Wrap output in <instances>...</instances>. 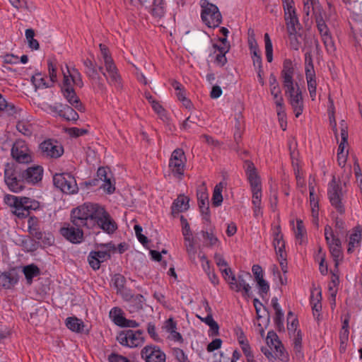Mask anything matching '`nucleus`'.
I'll return each instance as SVG.
<instances>
[{
    "label": "nucleus",
    "instance_id": "cd10ccee",
    "mask_svg": "<svg viewBox=\"0 0 362 362\" xmlns=\"http://www.w3.org/2000/svg\"><path fill=\"white\" fill-rule=\"evenodd\" d=\"M325 238L328 247L330 246H339L341 245V242L338 237L334 234L332 228L327 225L325 227Z\"/></svg>",
    "mask_w": 362,
    "mask_h": 362
},
{
    "label": "nucleus",
    "instance_id": "ea45409f",
    "mask_svg": "<svg viewBox=\"0 0 362 362\" xmlns=\"http://www.w3.org/2000/svg\"><path fill=\"white\" fill-rule=\"evenodd\" d=\"M151 13L153 16L161 18L165 13L163 0H153Z\"/></svg>",
    "mask_w": 362,
    "mask_h": 362
},
{
    "label": "nucleus",
    "instance_id": "58836bf2",
    "mask_svg": "<svg viewBox=\"0 0 362 362\" xmlns=\"http://www.w3.org/2000/svg\"><path fill=\"white\" fill-rule=\"evenodd\" d=\"M329 250L334 262L335 269L338 270L339 261L342 259L343 257L341 251V245L339 246H330V247H329Z\"/></svg>",
    "mask_w": 362,
    "mask_h": 362
},
{
    "label": "nucleus",
    "instance_id": "0e129e2a",
    "mask_svg": "<svg viewBox=\"0 0 362 362\" xmlns=\"http://www.w3.org/2000/svg\"><path fill=\"white\" fill-rule=\"evenodd\" d=\"M257 281L258 288H259V295L264 298V294H267V293L269 291V285L267 281H265L263 279H259Z\"/></svg>",
    "mask_w": 362,
    "mask_h": 362
},
{
    "label": "nucleus",
    "instance_id": "603ef678",
    "mask_svg": "<svg viewBox=\"0 0 362 362\" xmlns=\"http://www.w3.org/2000/svg\"><path fill=\"white\" fill-rule=\"evenodd\" d=\"M197 197L198 201V205H202V203H209V194L207 190L204 186H201L199 187L197 192Z\"/></svg>",
    "mask_w": 362,
    "mask_h": 362
},
{
    "label": "nucleus",
    "instance_id": "5fc2aeb1",
    "mask_svg": "<svg viewBox=\"0 0 362 362\" xmlns=\"http://www.w3.org/2000/svg\"><path fill=\"white\" fill-rule=\"evenodd\" d=\"M321 300H322V296L321 292H317L316 295V302H314L313 303L312 310H313V314L315 317H318L320 316V313L322 309V304H321Z\"/></svg>",
    "mask_w": 362,
    "mask_h": 362
},
{
    "label": "nucleus",
    "instance_id": "dca6fc26",
    "mask_svg": "<svg viewBox=\"0 0 362 362\" xmlns=\"http://www.w3.org/2000/svg\"><path fill=\"white\" fill-rule=\"evenodd\" d=\"M17 216H27L30 210H35L39 206V202L25 197H20Z\"/></svg>",
    "mask_w": 362,
    "mask_h": 362
},
{
    "label": "nucleus",
    "instance_id": "6e6d98bb",
    "mask_svg": "<svg viewBox=\"0 0 362 362\" xmlns=\"http://www.w3.org/2000/svg\"><path fill=\"white\" fill-rule=\"evenodd\" d=\"M252 191V206H262V188L253 189Z\"/></svg>",
    "mask_w": 362,
    "mask_h": 362
},
{
    "label": "nucleus",
    "instance_id": "3c124183",
    "mask_svg": "<svg viewBox=\"0 0 362 362\" xmlns=\"http://www.w3.org/2000/svg\"><path fill=\"white\" fill-rule=\"evenodd\" d=\"M314 72L315 71L314 69L312 52L310 50H308L305 53V74Z\"/></svg>",
    "mask_w": 362,
    "mask_h": 362
},
{
    "label": "nucleus",
    "instance_id": "37998d69",
    "mask_svg": "<svg viewBox=\"0 0 362 362\" xmlns=\"http://www.w3.org/2000/svg\"><path fill=\"white\" fill-rule=\"evenodd\" d=\"M112 281L114 287L117 289V293H121L126 284L125 277L120 274H116L113 276Z\"/></svg>",
    "mask_w": 362,
    "mask_h": 362
},
{
    "label": "nucleus",
    "instance_id": "4be33fe9",
    "mask_svg": "<svg viewBox=\"0 0 362 362\" xmlns=\"http://www.w3.org/2000/svg\"><path fill=\"white\" fill-rule=\"evenodd\" d=\"M63 96L66 98L67 102L72 105L75 109L80 112L85 111V107L80 101L79 98L77 96L74 88L73 89H65L62 90Z\"/></svg>",
    "mask_w": 362,
    "mask_h": 362
},
{
    "label": "nucleus",
    "instance_id": "de8ad7c7",
    "mask_svg": "<svg viewBox=\"0 0 362 362\" xmlns=\"http://www.w3.org/2000/svg\"><path fill=\"white\" fill-rule=\"evenodd\" d=\"M47 65H48V73H49L50 82H51L52 85L53 86V84L57 81V62L54 60L48 59Z\"/></svg>",
    "mask_w": 362,
    "mask_h": 362
},
{
    "label": "nucleus",
    "instance_id": "2eb2a0df",
    "mask_svg": "<svg viewBox=\"0 0 362 362\" xmlns=\"http://www.w3.org/2000/svg\"><path fill=\"white\" fill-rule=\"evenodd\" d=\"M243 168L245 169L247 180L250 183V189L262 188L260 177L257 172V169L254 163L249 160H246L244 161Z\"/></svg>",
    "mask_w": 362,
    "mask_h": 362
},
{
    "label": "nucleus",
    "instance_id": "f8f14e48",
    "mask_svg": "<svg viewBox=\"0 0 362 362\" xmlns=\"http://www.w3.org/2000/svg\"><path fill=\"white\" fill-rule=\"evenodd\" d=\"M104 66L107 73L109 85L113 86L117 90H122L123 88L122 78L113 59L105 62Z\"/></svg>",
    "mask_w": 362,
    "mask_h": 362
},
{
    "label": "nucleus",
    "instance_id": "a18cd8bd",
    "mask_svg": "<svg viewBox=\"0 0 362 362\" xmlns=\"http://www.w3.org/2000/svg\"><path fill=\"white\" fill-rule=\"evenodd\" d=\"M42 229L41 223L36 216H30L28 220V231L30 235Z\"/></svg>",
    "mask_w": 362,
    "mask_h": 362
},
{
    "label": "nucleus",
    "instance_id": "412c9836",
    "mask_svg": "<svg viewBox=\"0 0 362 362\" xmlns=\"http://www.w3.org/2000/svg\"><path fill=\"white\" fill-rule=\"evenodd\" d=\"M97 177L98 180L103 181L104 183L101 187L107 193L111 194L115 191V185L111 182V177L108 175V168L101 167L98 169Z\"/></svg>",
    "mask_w": 362,
    "mask_h": 362
},
{
    "label": "nucleus",
    "instance_id": "393cba45",
    "mask_svg": "<svg viewBox=\"0 0 362 362\" xmlns=\"http://www.w3.org/2000/svg\"><path fill=\"white\" fill-rule=\"evenodd\" d=\"M126 301L128 303V310L130 313H135L143 308L144 297L141 294L130 296L129 298H126Z\"/></svg>",
    "mask_w": 362,
    "mask_h": 362
},
{
    "label": "nucleus",
    "instance_id": "c85d7f7f",
    "mask_svg": "<svg viewBox=\"0 0 362 362\" xmlns=\"http://www.w3.org/2000/svg\"><path fill=\"white\" fill-rule=\"evenodd\" d=\"M189 208L188 200L187 197H178L173 203L171 206L173 214H178L187 210Z\"/></svg>",
    "mask_w": 362,
    "mask_h": 362
},
{
    "label": "nucleus",
    "instance_id": "20e7f679",
    "mask_svg": "<svg viewBox=\"0 0 362 362\" xmlns=\"http://www.w3.org/2000/svg\"><path fill=\"white\" fill-rule=\"evenodd\" d=\"M327 195L331 205L340 215L345 213V206L343 203L344 192L340 182H337L335 177L328 185Z\"/></svg>",
    "mask_w": 362,
    "mask_h": 362
},
{
    "label": "nucleus",
    "instance_id": "a878e982",
    "mask_svg": "<svg viewBox=\"0 0 362 362\" xmlns=\"http://www.w3.org/2000/svg\"><path fill=\"white\" fill-rule=\"evenodd\" d=\"M83 64L85 67L84 73L90 81H93L100 78L95 62L90 59H86L83 61Z\"/></svg>",
    "mask_w": 362,
    "mask_h": 362
},
{
    "label": "nucleus",
    "instance_id": "13d9d810",
    "mask_svg": "<svg viewBox=\"0 0 362 362\" xmlns=\"http://www.w3.org/2000/svg\"><path fill=\"white\" fill-rule=\"evenodd\" d=\"M180 221L182 225V234L184 235L185 240H190V239L192 238V233L189 225L187 219H185L183 216H181Z\"/></svg>",
    "mask_w": 362,
    "mask_h": 362
},
{
    "label": "nucleus",
    "instance_id": "c03bdc74",
    "mask_svg": "<svg viewBox=\"0 0 362 362\" xmlns=\"http://www.w3.org/2000/svg\"><path fill=\"white\" fill-rule=\"evenodd\" d=\"M265 43V55L268 62H272L273 60V45L270 37L268 33L264 35Z\"/></svg>",
    "mask_w": 362,
    "mask_h": 362
},
{
    "label": "nucleus",
    "instance_id": "f03ea898",
    "mask_svg": "<svg viewBox=\"0 0 362 362\" xmlns=\"http://www.w3.org/2000/svg\"><path fill=\"white\" fill-rule=\"evenodd\" d=\"M294 67L293 62L289 59H286L283 62V67L281 71V78L284 88L285 95H288L297 92V89H300L294 78Z\"/></svg>",
    "mask_w": 362,
    "mask_h": 362
},
{
    "label": "nucleus",
    "instance_id": "e2e57ef3",
    "mask_svg": "<svg viewBox=\"0 0 362 362\" xmlns=\"http://www.w3.org/2000/svg\"><path fill=\"white\" fill-rule=\"evenodd\" d=\"M173 356L178 362H189L187 356L184 351L180 348H175L173 350Z\"/></svg>",
    "mask_w": 362,
    "mask_h": 362
},
{
    "label": "nucleus",
    "instance_id": "72a5a7b5",
    "mask_svg": "<svg viewBox=\"0 0 362 362\" xmlns=\"http://www.w3.org/2000/svg\"><path fill=\"white\" fill-rule=\"evenodd\" d=\"M109 316L113 322L119 327L122 325L125 318L123 316L122 310L118 307H114L112 308L110 311Z\"/></svg>",
    "mask_w": 362,
    "mask_h": 362
},
{
    "label": "nucleus",
    "instance_id": "4d7b16f0",
    "mask_svg": "<svg viewBox=\"0 0 362 362\" xmlns=\"http://www.w3.org/2000/svg\"><path fill=\"white\" fill-rule=\"evenodd\" d=\"M271 95L273 96V100L275 105H281V101H284V98L281 94V90L280 87L275 86L270 88Z\"/></svg>",
    "mask_w": 362,
    "mask_h": 362
},
{
    "label": "nucleus",
    "instance_id": "bb28decb",
    "mask_svg": "<svg viewBox=\"0 0 362 362\" xmlns=\"http://www.w3.org/2000/svg\"><path fill=\"white\" fill-rule=\"evenodd\" d=\"M66 326L72 332L82 333L85 325L81 320L76 317H69L66 319Z\"/></svg>",
    "mask_w": 362,
    "mask_h": 362
},
{
    "label": "nucleus",
    "instance_id": "473e14b6",
    "mask_svg": "<svg viewBox=\"0 0 362 362\" xmlns=\"http://www.w3.org/2000/svg\"><path fill=\"white\" fill-rule=\"evenodd\" d=\"M287 32H294L299 30L301 28L297 14L291 16L284 17Z\"/></svg>",
    "mask_w": 362,
    "mask_h": 362
},
{
    "label": "nucleus",
    "instance_id": "79ce46f5",
    "mask_svg": "<svg viewBox=\"0 0 362 362\" xmlns=\"http://www.w3.org/2000/svg\"><path fill=\"white\" fill-rule=\"evenodd\" d=\"M21 245L24 251L33 252L39 248L40 242H37L34 239H24L21 242Z\"/></svg>",
    "mask_w": 362,
    "mask_h": 362
},
{
    "label": "nucleus",
    "instance_id": "39448f33",
    "mask_svg": "<svg viewBox=\"0 0 362 362\" xmlns=\"http://www.w3.org/2000/svg\"><path fill=\"white\" fill-rule=\"evenodd\" d=\"M4 181L8 186V189L18 193L25 188V181L21 177V168L7 165L4 170Z\"/></svg>",
    "mask_w": 362,
    "mask_h": 362
},
{
    "label": "nucleus",
    "instance_id": "69168bd1",
    "mask_svg": "<svg viewBox=\"0 0 362 362\" xmlns=\"http://www.w3.org/2000/svg\"><path fill=\"white\" fill-rule=\"evenodd\" d=\"M147 332L155 341H160L161 339L158 335V334L156 332V327L154 323L153 322H148L147 325Z\"/></svg>",
    "mask_w": 362,
    "mask_h": 362
},
{
    "label": "nucleus",
    "instance_id": "0eeeda50",
    "mask_svg": "<svg viewBox=\"0 0 362 362\" xmlns=\"http://www.w3.org/2000/svg\"><path fill=\"white\" fill-rule=\"evenodd\" d=\"M118 342L129 348L141 346L144 343V331L141 329H126L120 332L117 337Z\"/></svg>",
    "mask_w": 362,
    "mask_h": 362
},
{
    "label": "nucleus",
    "instance_id": "e433bc0d",
    "mask_svg": "<svg viewBox=\"0 0 362 362\" xmlns=\"http://www.w3.org/2000/svg\"><path fill=\"white\" fill-rule=\"evenodd\" d=\"M67 74L71 77L73 83L77 87L82 88L83 86V82L82 80L81 74L76 68H72L71 70L66 65Z\"/></svg>",
    "mask_w": 362,
    "mask_h": 362
},
{
    "label": "nucleus",
    "instance_id": "aec40b11",
    "mask_svg": "<svg viewBox=\"0 0 362 362\" xmlns=\"http://www.w3.org/2000/svg\"><path fill=\"white\" fill-rule=\"evenodd\" d=\"M362 239V226L358 225L352 229L349 238L347 252L352 253L355 248L361 245Z\"/></svg>",
    "mask_w": 362,
    "mask_h": 362
},
{
    "label": "nucleus",
    "instance_id": "4c0bfd02",
    "mask_svg": "<svg viewBox=\"0 0 362 362\" xmlns=\"http://www.w3.org/2000/svg\"><path fill=\"white\" fill-rule=\"evenodd\" d=\"M223 186L222 182L217 184L214 187L212 196V204L216 207L219 206L223 202Z\"/></svg>",
    "mask_w": 362,
    "mask_h": 362
},
{
    "label": "nucleus",
    "instance_id": "09e8293b",
    "mask_svg": "<svg viewBox=\"0 0 362 362\" xmlns=\"http://www.w3.org/2000/svg\"><path fill=\"white\" fill-rule=\"evenodd\" d=\"M273 236V245L274 248L285 245V242L283 239V234L281 233V228L279 226H276V228L274 230Z\"/></svg>",
    "mask_w": 362,
    "mask_h": 362
},
{
    "label": "nucleus",
    "instance_id": "f3484780",
    "mask_svg": "<svg viewBox=\"0 0 362 362\" xmlns=\"http://www.w3.org/2000/svg\"><path fill=\"white\" fill-rule=\"evenodd\" d=\"M267 344L272 345L276 351V355L281 361H285L288 356L284 351V347L281 344V341L279 339L277 334L273 332L269 331L267 334Z\"/></svg>",
    "mask_w": 362,
    "mask_h": 362
},
{
    "label": "nucleus",
    "instance_id": "ddd939ff",
    "mask_svg": "<svg viewBox=\"0 0 362 362\" xmlns=\"http://www.w3.org/2000/svg\"><path fill=\"white\" fill-rule=\"evenodd\" d=\"M141 358L145 362H165L166 355L156 345H146L141 351Z\"/></svg>",
    "mask_w": 362,
    "mask_h": 362
},
{
    "label": "nucleus",
    "instance_id": "bf43d9fd",
    "mask_svg": "<svg viewBox=\"0 0 362 362\" xmlns=\"http://www.w3.org/2000/svg\"><path fill=\"white\" fill-rule=\"evenodd\" d=\"M172 86L176 90V95L179 100L182 101L186 98L184 87L180 83L175 81L173 82Z\"/></svg>",
    "mask_w": 362,
    "mask_h": 362
},
{
    "label": "nucleus",
    "instance_id": "7c9ffc66",
    "mask_svg": "<svg viewBox=\"0 0 362 362\" xmlns=\"http://www.w3.org/2000/svg\"><path fill=\"white\" fill-rule=\"evenodd\" d=\"M305 78L308 83V89L310 93V96L313 100H315L316 97V88H317V81H316V74L314 73H306Z\"/></svg>",
    "mask_w": 362,
    "mask_h": 362
},
{
    "label": "nucleus",
    "instance_id": "b1692460",
    "mask_svg": "<svg viewBox=\"0 0 362 362\" xmlns=\"http://www.w3.org/2000/svg\"><path fill=\"white\" fill-rule=\"evenodd\" d=\"M21 111V110L13 103L7 102L0 93V112L6 113L8 116L16 117Z\"/></svg>",
    "mask_w": 362,
    "mask_h": 362
},
{
    "label": "nucleus",
    "instance_id": "052dcab7",
    "mask_svg": "<svg viewBox=\"0 0 362 362\" xmlns=\"http://www.w3.org/2000/svg\"><path fill=\"white\" fill-rule=\"evenodd\" d=\"M88 262L93 270L96 271L100 269L101 262L98 257L93 254V251H91L88 256Z\"/></svg>",
    "mask_w": 362,
    "mask_h": 362
},
{
    "label": "nucleus",
    "instance_id": "774afa93",
    "mask_svg": "<svg viewBox=\"0 0 362 362\" xmlns=\"http://www.w3.org/2000/svg\"><path fill=\"white\" fill-rule=\"evenodd\" d=\"M108 361L109 362H130L127 358L114 353L108 356Z\"/></svg>",
    "mask_w": 362,
    "mask_h": 362
},
{
    "label": "nucleus",
    "instance_id": "f704fd0d",
    "mask_svg": "<svg viewBox=\"0 0 362 362\" xmlns=\"http://www.w3.org/2000/svg\"><path fill=\"white\" fill-rule=\"evenodd\" d=\"M201 233L207 247H213L219 243V240L214 234L213 229L210 228L209 230H203Z\"/></svg>",
    "mask_w": 362,
    "mask_h": 362
},
{
    "label": "nucleus",
    "instance_id": "1a4fd4ad",
    "mask_svg": "<svg viewBox=\"0 0 362 362\" xmlns=\"http://www.w3.org/2000/svg\"><path fill=\"white\" fill-rule=\"evenodd\" d=\"M11 154L18 163L28 164L33 160L31 151L26 142L22 139H18L13 143Z\"/></svg>",
    "mask_w": 362,
    "mask_h": 362
},
{
    "label": "nucleus",
    "instance_id": "f257e3e1",
    "mask_svg": "<svg viewBox=\"0 0 362 362\" xmlns=\"http://www.w3.org/2000/svg\"><path fill=\"white\" fill-rule=\"evenodd\" d=\"M71 222L60 229V234L73 244H79L84 240L81 228L88 229L98 228L108 234H112L117 225L104 206L94 203H85L72 209Z\"/></svg>",
    "mask_w": 362,
    "mask_h": 362
},
{
    "label": "nucleus",
    "instance_id": "a19ab883",
    "mask_svg": "<svg viewBox=\"0 0 362 362\" xmlns=\"http://www.w3.org/2000/svg\"><path fill=\"white\" fill-rule=\"evenodd\" d=\"M287 33L290 47L294 50H298L300 45V42L298 38L301 37V35L298 33V30L294 32H287Z\"/></svg>",
    "mask_w": 362,
    "mask_h": 362
},
{
    "label": "nucleus",
    "instance_id": "c756f323",
    "mask_svg": "<svg viewBox=\"0 0 362 362\" xmlns=\"http://www.w3.org/2000/svg\"><path fill=\"white\" fill-rule=\"evenodd\" d=\"M17 279L12 272H4L0 274V286L10 288L17 283Z\"/></svg>",
    "mask_w": 362,
    "mask_h": 362
},
{
    "label": "nucleus",
    "instance_id": "5701e85b",
    "mask_svg": "<svg viewBox=\"0 0 362 362\" xmlns=\"http://www.w3.org/2000/svg\"><path fill=\"white\" fill-rule=\"evenodd\" d=\"M30 235L36 239L37 242H40V245L42 244L43 247L51 246L54 243V235L49 232L43 231L42 229L33 233Z\"/></svg>",
    "mask_w": 362,
    "mask_h": 362
},
{
    "label": "nucleus",
    "instance_id": "2f4dec72",
    "mask_svg": "<svg viewBox=\"0 0 362 362\" xmlns=\"http://www.w3.org/2000/svg\"><path fill=\"white\" fill-rule=\"evenodd\" d=\"M23 272L29 284L33 282L34 277L37 276L40 274V269L35 264L25 266Z\"/></svg>",
    "mask_w": 362,
    "mask_h": 362
},
{
    "label": "nucleus",
    "instance_id": "423d86ee",
    "mask_svg": "<svg viewBox=\"0 0 362 362\" xmlns=\"http://www.w3.org/2000/svg\"><path fill=\"white\" fill-rule=\"evenodd\" d=\"M53 182L54 186L64 193L74 194L78 191L76 179L69 173L55 174L53 177Z\"/></svg>",
    "mask_w": 362,
    "mask_h": 362
},
{
    "label": "nucleus",
    "instance_id": "49530a36",
    "mask_svg": "<svg viewBox=\"0 0 362 362\" xmlns=\"http://www.w3.org/2000/svg\"><path fill=\"white\" fill-rule=\"evenodd\" d=\"M253 305L255 308L258 319L263 317V316L259 314L261 308L262 307L263 308L264 312L265 313L264 315L266 317L265 324L268 325L269 322L270 316H269V313L267 308L266 307H264L263 305V304L257 298H255L253 300Z\"/></svg>",
    "mask_w": 362,
    "mask_h": 362
},
{
    "label": "nucleus",
    "instance_id": "6ab92c4d",
    "mask_svg": "<svg viewBox=\"0 0 362 362\" xmlns=\"http://www.w3.org/2000/svg\"><path fill=\"white\" fill-rule=\"evenodd\" d=\"M288 103L291 105L295 116L298 117L303 111V99L301 89H297V92L287 96Z\"/></svg>",
    "mask_w": 362,
    "mask_h": 362
},
{
    "label": "nucleus",
    "instance_id": "9b49d317",
    "mask_svg": "<svg viewBox=\"0 0 362 362\" xmlns=\"http://www.w3.org/2000/svg\"><path fill=\"white\" fill-rule=\"evenodd\" d=\"M39 149L44 157L50 158H59L64 153V148L56 140L47 139L42 141Z\"/></svg>",
    "mask_w": 362,
    "mask_h": 362
},
{
    "label": "nucleus",
    "instance_id": "6e6552de",
    "mask_svg": "<svg viewBox=\"0 0 362 362\" xmlns=\"http://www.w3.org/2000/svg\"><path fill=\"white\" fill-rule=\"evenodd\" d=\"M186 156L182 148L175 149L170 156L168 168L174 177L181 180L185 173Z\"/></svg>",
    "mask_w": 362,
    "mask_h": 362
},
{
    "label": "nucleus",
    "instance_id": "8fccbe9b",
    "mask_svg": "<svg viewBox=\"0 0 362 362\" xmlns=\"http://www.w3.org/2000/svg\"><path fill=\"white\" fill-rule=\"evenodd\" d=\"M306 234V230L303 224V222L301 220H297L296 221V227L295 228V235L297 240H300L299 243H303V239Z\"/></svg>",
    "mask_w": 362,
    "mask_h": 362
},
{
    "label": "nucleus",
    "instance_id": "864d4df0",
    "mask_svg": "<svg viewBox=\"0 0 362 362\" xmlns=\"http://www.w3.org/2000/svg\"><path fill=\"white\" fill-rule=\"evenodd\" d=\"M321 38L327 52L329 53L334 52L335 51V46L331 33L321 36Z\"/></svg>",
    "mask_w": 362,
    "mask_h": 362
},
{
    "label": "nucleus",
    "instance_id": "c9c22d12",
    "mask_svg": "<svg viewBox=\"0 0 362 362\" xmlns=\"http://www.w3.org/2000/svg\"><path fill=\"white\" fill-rule=\"evenodd\" d=\"M16 129L25 136H30L34 131L33 125L25 120L18 121L16 124Z\"/></svg>",
    "mask_w": 362,
    "mask_h": 362
},
{
    "label": "nucleus",
    "instance_id": "680f3d73",
    "mask_svg": "<svg viewBox=\"0 0 362 362\" xmlns=\"http://www.w3.org/2000/svg\"><path fill=\"white\" fill-rule=\"evenodd\" d=\"M313 14L315 23L325 22L327 18V15L321 7L316 8V10H314Z\"/></svg>",
    "mask_w": 362,
    "mask_h": 362
},
{
    "label": "nucleus",
    "instance_id": "7ed1b4c3",
    "mask_svg": "<svg viewBox=\"0 0 362 362\" xmlns=\"http://www.w3.org/2000/svg\"><path fill=\"white\" fill-rule=\"evenodd\" d=\"M201 7V18L206 25L214 28L221 23L222 16L216 5L209 3L206 0H202Z\"/></svg>",
    "mask_w": 362,
    "mask_h": 362
},
{
    "label": "nucleus",
    "instance_id": "a211bd4d",
    "mask_svg": "<svg viewBox=\"0 0 362 362\" xmlns=\"http://www.w3.org/2000/svg\"><path fill=\"white\" fill-rule=\"evenodd\" d=\"M51 110L57 112L60 117H64L69 121H77L79 118L78 114L71 107L62 103L57 104L54 107H51Z\"/></svg>",
    "mask_w": 362,
    "mask_h": 362
},
{
    "label": "nucleus",
    "instance_id": "338daca9",
    "mask_svg": "<svg viewBox=\"0 0 362 362\" xmlns=\"http://www.w3.org/2000/svg\"><path fill=\"white\" fill-rule=\"evenodd\" d=\"M67 133L74 137H78L81 136H83L88 133V130L85 129H79L77 127H71L66 130Z\"/></svg>",
    "mask_w": 362,
    "mask_h": 362
},
{
    "label": "nucleus",
    "instance_id": "9d476101",
    "mask_svg": "<svg viewBox=\"0 0 362 362\" xmlns=\"http://www.w3.org/2000/svg\"><path fill=\"white\" fill-rule=\"evenodd\" d=\"M230 281H228L230 288L237 292L243 291V295L249 296L250 286L247 281L251 279V274L249 272H241L237 276L232 275L229 276Z\"/></svg>",
    "mask_w": 362,
    "mask_h": 362
},
{
    "label": "nucleus",
    "instance_id": "4468645a",
    "mask_svg": "<svg viewBox=\"0 0 362 362\" xmlns=\"http://www.w3.org/2000/svg\"><path fill=\"white\" fill-rule=\"evenodd\" d=\"M43 168L40 165H33L26 169H21V177L24 179L25 183L36 185L40 182L43 176Z\"/></svg>",
    "mask_w": 362,
    "mask_h": 362
}]
</instances>
